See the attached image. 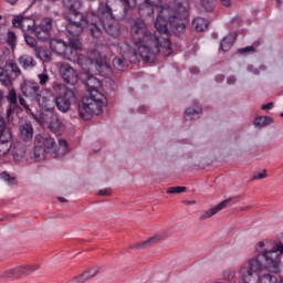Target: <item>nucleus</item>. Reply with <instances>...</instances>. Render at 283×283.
I'll return each instance as SVG.
<instances>
[{"label": "nucleus", "instance_id": "30", "mask_svg": "<svg viewBox=\"0 0 283 283\" xmlns=\"http://www.w3.org/2000/svg\"><path fill=\"white\" fill-rule=\"evenodd\" d=\"M13 158L17 163H21L25 158V147L17 145L13 148Z\"/></svg>", "mask_w": 283, "mask_h": 283}, {"label": "nucleus", "instance_id": "58", "mask_svg": "<svg viewBox=\"0 0 283 283\" xmlns=\"http://www.w3.org/2000/svg\"><path fill=\"white\" fill-rule=\"evenodd\" d=\"M182 8H184V12H187V9L189 8V3H187V1H185L182 3Z\"/></svg>", "mask_w": 283, "mask_h": 283}, {"label": "nucleus", "instance_id": "22", "mask_svg": "<svg viewBox=\"0 0 283 283\" xmlns=\"http://www.w3.org/2000/svg\"><path fill=\"white\" fill-rule=\"evenodd\" d=\"M49 128L53 134H61V132H63V123H61V119H59V116L51 115L50 122H49Z\"/></svg>", "mask_w": 283, "mask_h": 283}, {"label": "nucleus", "instance_id": "50", "mask_svg": "<svg viewBox=\"0 0 283 283\" xmlns=\"http://www.w3.org/2000/svg\"><path fill=\"white\" fill-rule=\"evenodd\" d=\"M10 67H11V72H13L15 76H21V69H19V65L17 63L11 62Z\"/></svg>", "mask_w": 283, "mask_h": 283}, {"label": "nucleus", "instance_id": "39", "mask_svg": "<svg viewBox=\"0 0 283 283\" xmlns=\"http://www.w3.org/2000/svg\"><path fill=\"white\" fill-rule=\"evenodd\" d=\"M0 83L2 85H10V74L3 67H0Z\"/></svg>", "mask_w": 283, "mask_h": 283}, {"label": "nucleus", "instance_id": "45", "mask_svg": "<svg viewBox=\"0 0 283 283\" xmlns=\"http://www.w3.org/2000/svg\"><path fill=\"white\" fill-rule=\"evenodd\" d=\"M187 191V187L178 186V187H170L167 189V193H185Z\"/></svg>", "mask_w": 283, "mask_h": 283}, {"label": "nucleus", "instance_id": "16", "mask_svg": "<svg viewBox=\"0 0 283 283\" xmlns=\"http://www.w3.org/2000/svg\"><path fill=\"white\" fill-rule=\"evenodd\" d=\"M82 83L86 85L88 94L101 87V80L92 75V73H82Z\"/></svg>", "mask_w": 283, "mask_h": 283}, {"label": "nucleus", "instance_id": "8", "mask_svg": "<svg viewBox=\"0 0 283 283\" xmlns=\"http://www.w3.org/2000/svg\"><path fill=\"white\" fill-rule=\"evenodd\" d=\"M38 105L42 107L45 112H52L54 107H56V97L52 93V91L46 90L44 92L40 93V96H38Z\"/></svg>", "mask_w": 283, "mask_h": 283}, {"label": "nucleus", "instance_id": "9", "mask_svg": "<svg viewBox=\"0 0 283 283\" xmlns=\"http://www.w3.org/2000/svg\"><path fill=\"white\" fill-rule=\"evenodd\" d=\"M99 56L98 51H93L90 56L81 55L77 60L80 67L83 70V74H92L94 67H96V57Z\"/></svg>", "mask_w": 283, "mask_h": 283}, {"label": "nucleus", "instance_id": "6", "mask_svg": "<svg viewBox=\"0 0 283 283\" xmlns=\"http://www.w3.org/2000/svg\"><path fill=\"white\" fill-rule=\"evenodd\" d=\"M120 50H124V53L122 55L123 59L115 57L113 60V67H115V70H118V72H125V70H127V64L125 63V61L132 62V59H136V50H134V48H132V45H129L128 43L122 44Z\"/></svg>", "mask_w": 283, "mask_h": 283}, {"label": "nucleus", "instance_id": "54", "mask_svg": "<svg viewBox=\"0 0 283 283\" xmlns=\"http://www.w3.org/2000/svg\"><path fill=\"white\" fill-rule=\"evenodd\" d=\"M4 98H6V92L0 90V107L3 105Z\"/></svg>", "mask_w": 283, "mask_h": 283}, {"label": "nucleus", "instance_id": "15", "mask_svg": "<svg viewBox=\"0 0 283 283\" xmlns=\"http://www.w3.org/2000/svg\"><path fill=\"white\" fill-rule=\"evenodd\" d=\"M95 69L105 78H107V76H112V66L101 53L99 56L95 59Z\"/></svg>", "mask_w": 283, "mask_h": 283}, {"label": "nucleus", "instance_id": "28", "mask_svg": "<svg viewBox=\"0 0 283 283\" xmlns=\"http://www.w3.org/2000/svg\"><path fill=\"white\" fill-rule=\"evenodd\" d=\"M35 54H36L38 59H40L41 61H51L52 60V54L49 52L48 49H45L43 46H36Z\"/></svg>", "mask_w": 283, "mask_h": 283}, {"label": "nucleus", "instance_id": "33", "mask_svg": "<svg viewBox=\"0 0 283 283\" xmlns=\"http://www.w3.org/2000/svg\"><path fill=\"white\" fill-rule=\"evenodd\" d=\"M19 280V276L17 274V268L6 270L0 274V280Z\"/></svg>", "mask_w": 283, "mask_h": 283}, {"label": "nucleus", "instance_id": "31", "mask_svg": "<svg viewBox=\"0 0 283 283\" xmlns=\"http://www.w3.org/2000/svg\"><path fill=\"white\" fill-rule=\"evenodd\" d=\"M8 103H10L11 107L17 108L19 107V101L17 95V90L11 88L9 90V93L6 96Z\"/></svg>", "mask_w": 283, "mask_h": 283}, {"label": "nucleus", "instance_id": "64", "mask_svg": "<svg viewBox=\"0 0 283 283\" xmlns=\"http://www.w3.org/2000/svg\"><path fill=\"white\" fill-rule=\"evenodd\" d=\"M281 118H283V112L280 114Z\"/></svg>", "mask_w": 283, "mask_h": 283}, {"label": "nucleus", "instance_id": "42", "mask_svg": "<svg viewBox=\"0 0 283 283\" xmlns=\"http://www.w3.org/2000/svg\"><path fill=\"white\" fill-rule=\"evenodd\" d=\"M7 43L10 45V48H12V49L15 48V45H17V34L13 31L8 32Z\"/></svg>", "mask_w": 283, "mask_h": 283}, {"label": "nucleus", "instance_id": "13", "mask_svg": "<svg viewBox=\"0 0 283 283\" xmlns=\"http://www.w3.org/2000/svg\"><path fill=\"white\" fill-rule=\"evenodd\" d=\"M231 202H233V198H228L218 203L216 207L211 208L210 210L202 212L199 217V220H209V218H213L216 213L219 211H222V209H227L228 207H231Z\"/></svg>", "mask_w": 283, "mask_h": 283}, {"label": "nucleus", "instance_id": "19", "mask_svg": "<svg viewBox=\"0 0 283 283\" xmlns=\"http://www.w3.org/2000/svg\"><path fill=\"white\" fill-rule=\"evenodd\" d=\"M20 137L24 143H30L34 136V127H32V124L24 123L20 125L19 127Z\"/></svg>", "mask_w": 283, "mask_h": 283}, {"label": "nucleus", "instance_id": "56", "mask_svg": "<svg viewBox=\"0 0 283 283\" xmlns=\"http://www.w3.org/2000/svg\"><path fill=\"white\" fill-rule=\"evenodd\" d=\"M222 6H224L226 8H231V0H220Z\"/></svg>", "mask_w": 283, "mask_h": 283}, {"label": "nucleus", "instance_id": "49", "mask_svg": "<svg viewBox=\"0 0 283 283\" xmlns=\"http://www.w3.org/2000/svg\"><path fill=\"white\" fill-rule=\"evenodd\" d=\"M255 52V48L253 45L245 46L238 50L239 54H253Z\"/></svg>", "mask_w": 283, "mask_h": 283}, {"label": "nucleus", "instance_id": "14", "mask_svg": "<svg viewBox=\"0 0 283 283\" xmlns=\"http://www.w3.org/2000/svg\"><path fill=\"white\" fill-rule=\"evenodd\" d=\"M50 48L52 52H55V54H59L60 56H67L72 50V45H66L63 40L53 39L50 41Z\"/></svg>", "mask_w": 283, "mask_h": 283}, {"label": "nucleus", "instance_id": "41", "mask_svg": "<svg viewBox=\"0 0 283 283\" xmlns=\"http://www.w3.org/2000/svg\"><path fill=\"white\" fill-rule=\"evenodd\" d=\"M0 178H1V180H3L4 182H7L10 186L17 185V178L11 177L10 174H8V172H1Z\"/></svg>", "mask_w": 283, "mask_h": 283}, {"label": "nucleus", "instance_id": "20", "mask_svg": "<svg viewBox=\"0 0 283 283\" xmlns=\"http://www.w3.org/2000/svg\"><path fill=\"white\" fill-rule=\"evenodd\" d=\"M242 280L244 283H259L260 282V274L250 270L249 268H243L240 271Z\"/></svg>", "mask_w": 283, "mask_h": 283}, {"label": "nucleus", "instance_id": "35", "mask_svg": "<svg viewBox=\"0 0 283 283\" xmlns=\"http://www.w3.org/2000/svg\"><path fill=\"white\" fill-rule=\"evenodd\" d=\"M54 23V20L52 18H44L41 20L40 24L35 28H41V30H46L50 32L52 30V25Z\"/></svg>", "mask_w": 283, "mask_h": 283}, {"label": "nucleus", "instance_id": "59", "mask_svg": "<svg viewBox=\"0 0 283 283\" xmlns=\"http://www.w3.org/2000/svg\"><path fill=\"white\" fill-rule=\"evenodd\" d=\"M185 205H196V200H186Z\"/></svg>", "mask_w": 283, "mask_h": 283}, {"label": "nucleus", "instance_id": "23", "mask_svg": "<svg viewBox=\"0 0 283 283\" xmlns=\"http://www.w3.org/2000/svg\"><path fill=\"white\" fill-rule=\"evenodd\" d=\"M19 65L23 67V70H29V67H35L36 62H34V57L28 54H24L18 59Z\"/></svg>", "mask_w": 283, "mask_h": 283}, {"label": "nucleus", "instance_id": "36", "mask_svg": "<svg viewBox=\"0 0 283 283\" xmlns=\"http://www.w3.org/2000/svg\"><path fill=\"white\" fill-rule=\"evenodd\" d=\"M186 120H193V117L192 116H198L200 117V114H202V108H187L186 112Z\"/></svg>", "mask_w": 283, "mask_h": 283}, {"label": "nucleus", "instance_id": "25", "mask_svg": "<svg viewBox=\"0 0 283 283\" xmlns=\"http://www.w3.org/2000/svg\"><path fill=\"white\" fill-rule=\"evenodd\" d=\"M192 28L197 32H205V30H207L209 28V20H207L205 18H196L192 21Z\"/></svg>", "mask_w": 283, "mask_h": 283}, {"label": "nucleus", "instance_id": "17", "mask_svg": "<svg viewBox=\"0 0 283 283\" xmlns=\"http://www.w3.org/2000/svg\"><path fill=\"white\" fill-rule=\"evenodd\" d=\"M165 238H167V231L157 233L154 237H150L149 239L135 244L133 247V249H147V248L156 244V242H160V240H165Z\"/></svg>", "mask_w": 283, "mask_h": 283}, {"label": "nucleus", "instance_id": "32", "mask_svg": "<svg viewBox=\"0 0 283 283\" xmlns=\"http://www.w3.org/2000/svg\"><path fill=\"white\" fill-rule=\"evenodd\" d=\"M33 32L39 41H50V31L35 27Z\"/></svg>", "mask_w": 283, "mask_h": 283}, {"label": "nucleus", "instance_id": "63", "mask_svg": "<svg viewBox=\"0 0 283 283\" xmlns=\"http://www.w3.org/2000/svg\"><path fill=\"white\" fill-rule=\"evenodd\" d=\"M57 200H59L60 202H67V199H65L64 197H57Z\"/></svg>", "mask_w": 283, "mask_h": 283}, {"label": "nucleus", "instance_id": "1", "mask_svg": "<svg viewBox=\"0 0 283 283\" xmlns=\"http://www.w3.org/2000/svg\"><path fill=\"white\" fill-rule=\"evenodd\" d=\"M167 25H170L172 32H177L178 34H182L187 28L182 19L178 18L176 11L167 6L159 9L155 21L157 32L165 34V38L151 33L147 29V24L143 21H136L132 27V41L146 63H154L158 54H163V56H170L172 54L174 50L171 49V40H169V29H167Z\"/></svg>", "mask_w": 283, "mask_h": 283}, {"label": "nucleus", "instance_id": "55", "mask_svg": "<svg viewBox=\"0 0 283 283\" xmlns=\"http://www.w3.org/2000/svg\"><path fill=\"white\" fill-rule=\"evenodd\" d=\"M235 76L228 77V85H235Z\"/></svg>", "mask_w": 283, "mask_h": 283}, {"label": "nucleus", "instance_id": "11", "mask_svg": "<svg viewBox=\"0 0 283 283\" xmlns=\"http://www.w3.org/2000/svg\"><path fill=\"white\" fill-rule=\"evenodd\" d=\"M34 19L23 15H14L12 20L13 28H20L23 32H34Z\"/></svg>", "mask_w": 283, "mask_h": 283}, {"label": "nucleus", "instance_id": "46", "mask_svg": "<svg viewBox=\"0 0 283 283\" xmlns=\"http://www.w3.org/2000/svg\"><path fill=\"white\" fill-rule=\"evenodd\" d=\"M38 78L40 81V85L45 86L50 82V75L48 73H41L38 75Z\"/></svg>", "mask_w": 283, "mask_h": 283}, {"label": "nucleus", "instance_id": "21", "mask_svg": "<svg viewBox=\"0 0 283 283\" xmlns=\"http://www.w3.org/2000/svg\"><path fill=\"white\" fill-rule=\"evenodd\" d=\"M34 271H39V264L33 265H20L15 268V273L18 275V280H21L23 275H32Z\"/></svg>", "mask_w": 283, "mask_h": 283}, {"label": "nucleus", "instance_id": "51", "mask_svg": "<svg viewBox=\"0 0 283 283\" xmlns=\"http://www.w3.org/2000/svg\"><path fill=\"white\" fill-rule=\"evenodd\" d=\"M266 178V170H263L262 172H259L252 177V180H262Z\"/></svg>", "mask_w": 283, "mask_h": 283}, {"label": "nucleus", "instance_id": "37", "mask_svg": "<svg viewBox=\"0 0 283 283\" xmlns=\"http://www.w3.org/2000/svg\"><path fill=\"white\" fill-rule=\"evenodd\" d=\"M260 283H277V276L273 274H263L261 277L259 276Z\"/></svg>", "mask_w": 283, "mask_h": 283}, {"label": "nucleus", "instance_id": "27", "mask_svg": "<svg viewBox=\"0 0 283 283\" xmlns=\"http://www.w3.org/2000/svg\"><path fill=\"white\" fill-rule=\"evenodd\" d=\"M274 119L271 116H259L254 119L255 127H266L273 125Z\"/></svg>", "mask_w": 283, "mask_h": 283}, {"label": "nucleus", "instance_id": "18", "mask_svg": "<svg viewBox=\"0 0 283 283\" xmlns=\"http://www.w3.org/2000/svg\"><path fill=\"white\" fill-rule=\"evenodd\" d=\"M12 149V134H6L3 137H0V158L8 156Z\"/></svg>", "mask_w": 283, "mask_h": 283}, {"label": "nucleus", "instance_id": "34", "mask_svg": "<svg viewBox=\"0 0 283 283\" xmlns=\"http://www.w3.org/2000/svg\"><path fill=\"white\" fill-rule=\"evenodd\" d=\"M200 6L205 12H213L216 8V0H200Z\"/></svg>", "mask_w": 283, "mask_h": 283}, {"label": "nucleus", "instance_id": "38", "mask_svg": "<svg viewBox=\"0 0 283 283\" xmlns=\"http://www.w3.org/2000/svg\"><path fill=\"white\" fill-rule=\"evenodd\" d=\"M7 134H12L10 132V128H8V124L6 122V118L0 117V138H3Z\"/></svg>", "mask_w": 283, "mask_h": 283}, {"label": "nucleus", "instance_id": "47", "mask_svg": "<svg viewBox=\"0 0 283 283\" xmlns=\"http://www.w3.org/2000/svg\"><path fill=\"white\" fill-rule=\"evenodd\" d=\"M19 104L23 106V109L27 112V114H32V108H30V105L25 102V98L23 96H19Z\"/></svg>", "mask_w": 283, "mask_h": 283}, {"label": "nucleus", "instance_id": "53", "mask_svg": "<svg viewBox=\"0 0 283 283\" xmlns=\"http://www.w3.org/2000/svg\"><path fill=\"white\" fill-rule=\"evenodd\" d=\"M273 102H270V103H268V104H264L262 107H261V109H273Z\"/></svg>", "mask_w": 283, "mask_h": 283}, {"label": "nucleus", "instance_id": "48", "mask_svg": "<svg viewBox=\"0 0 283 283\" xmlns=\"http://www.w3.org/2000/svg\"><path fill=\"white\" fill-rule=\"evenodd\" d=\"M24 39H25V43H27L30 48H36V39H34V36L24 34Z\"/></svg>", "mask_w": 283, "mask_h": 283}, {"label": "nucleus", "instance_id": "29", "mask_svg": "<svg viewBox=\"0 0 283 283\" xmlns=\"http://www.w3.org/2000/svg\"><path fill=\"white\" fill-rule=\"evenodd\" d=\"M156 3H158V0H144V4L140 7V12L146 10V14H154Z\"/></svg>", "mask_w": 283, "mask_h": 283}, {"label": "nucleus", "instance_id": "62", "mask_svg": "<svg viewBox=\"0 0 283 283\" xmlns=\"http://www.w3.org/2000/svg\"><path fill=\"white\" fill-rule=\"evenodd\" d=\"M10 6H14L19 0H6Z\"/></svg>", "mask_w": 283, "mask_h": 283}, {"label": "nucleus", "instance_id": "12", "mask_svg": "<svg viewBox=\"0 0 283 283\" xmlns=\"http://www.w3.org/2000/svg\"><path fill=\"white\" fill-rule=\"evenodd\" d=\"M21 92L23 96L35 98V101L41 96V87L39 86V83L32 81H25L21 85Z\"/></svg>", "mask_w": 283, "mask_h": 283}, {"label": "nucleus", "instance_id": "4", "mask_svg": "<svg viewBox=\"0 0 283 283\" xmlns=\"http://www.w3.org/2000/svg\"><path fill=\"white\" fill-rule=\"evenodd\" d=\"M57 143L59 146L56 145V139L51 135H35L33 146V158L35 163H41L48 154H50L52 158H63L65 154H70V145L67 144V140L61 138Z\"/></svg>", "mask_w": 283, "mask_h": 283}, {"label": "nucleus", "instance_id": "24", "mask_svg": "<svg viewBox=\"0 0 283 283\" xmlns=\"http://www.w3.org/2000/svg\"><path fill=\"white\" fill-rule=\"evenodd\" d=\"M63 6L69 10L70 14H81L78 8H81V2L78 0H62Z\"/></svg>", "mask_w": 283, "mask_h": 283}, {"label": "nucleus", "instance_id": "26", "mask_svg": "<svg viewBox=\"0 0 283 283\" xmlns=\"http://www.w3.org/2000/svg\"><path fill=\"white\" fill-rule=\"evenodd\" d=\"M235 42V36L233 34H229L221 41L220 48L223 52H229L231 48H233V43Z\"/></svg>", "mask_w": 283, "mask_h": 283}, {"label": "nucleus", "instance_id": "44", "mask_svg": "<svg viewBox=\"0 0 283 283\" xmlns=\"http://www.w3.org/2000/svg\"><path fill=\"white\" fill-rule=\"evenodd\" d=\"M87 280H90V276H87V274H80L73 279L70 280V283H85L87 282Z\"/></svg>", "mask_w": 283, "mask_h": 283}, {"label": "nucleus", "instance_id": "60", "mask_svg": "<svg viewBox=\"0 0 283 283\" xmlns=\"http://www.w3.org/2000/svg\"><path fill=\"white\" fill-rule=\"evenodd\" d=\"M145 112H147V107H145V106L139 107L140 114H145Z\"/></svg>", "mask_w": 283, "mask_h": 283}, {"label": "nucleus", "instance_id": "61", "mask_svg": "<svg viewBox=\"0 0 283 283\" xmlns=\"http://www.w3.org/2000/svg\"><path fill=\"white\" fill-rule=\"evenodd\" d=\"M221 81H224V75L217 76V83H220Z\"/></svg>", "mask_w": 283, "mask_h": 283}, {"label": "nucleus", "instance_id": "2", "mask_svg": "<svg viewBox=\"0 0 283 283\" xmlns=\"http://www.w3.org/2000/svg\"><path fill=\"white\" fill-rule=\"evenodd\" d=\"M69 23L66 24V31L70 34L69 45L72 50H81V40L78 39L83 34V30L86 27L93 39H101L103 32L109 34V36H118L120 29L116 23V14L109 6V2H99L96 12L87 14L86 19L83 13H69L66 15Z\"/></svg>", "mask_w": 283, "mask_h": 283}, {"label": "nucleus", "instance_id": "5", "mask_svg": "<svg viewBox=\"0 0 283 283\" xmlns=\"http://www.w3.org/2000/svg\"><path fill=\"white\" fill-rule=\"evenodd\" d=\"M105 105H107V97L98 92V90H94L78 102L80 116L84 120H90L92 116L103 114Z\"/></svg>", "mask_w": 283, "mask_h": 283}, {"label": "nucleus", "instance_id": "7", "mask_svg": "<svg viewBox=\"0 0 283 283\" xmlns=\"http://www.w3.org/2000/svg\"><path fill=\"white\" fill-rule=\"evenodd\" d=\"M76 101V95L74 94V91L70 88H65V91L59 95V97H55V107L63 114L66 112H70V108L72 107V104Z\"/></svg>", "mask_w": 283, "mask_h": 283}, {"label": "nucleus", "instance_id": "3", "mask_svg": "<svg viewBox=\"0 0 283 283\" xmlns=\"http://www.w3.org/2000/svg\"><path fill=\"white\" fill-rule=\"evenodd\" d=\"M266 244L269 242L260 241L258 243L256 251L260 254L249 260L248 269L260 274L262 269H264L263 260H265V269L270 273H280V265L282 264L280 255L283 253V243L282 241L274 243L272 249H269Z\"/></svg>", "mask_w": 283, "mask_h": 283}, {"label": "nucleus", "instance_id": "43", "mask_svg": "<svg viewBox=\"0 0 283 283\" xmlns=\"http://www.w3.org/2000/svg\"><path fill=\"white\" fill-rule=\"evenodd\" d=\"M124 10H134L136 8V0H119Z\"/></svg>", "mask_w": 283, "mask_h": 283}, {"label": "nucleus", "instance_id": "52", "mask_svg": "<svg viewBox=\"0 0 283 283\" xmlns=\"http://www.w3.org/2000/svg\"><path fill=\"white\" fill-rule=\"evenodd\" d=\"M97 196H112V188H105L97 192Z\"/></svg>", "mask_w": 283, "mask_h": 283}, {"label": "nucleus", "instance_id": "57", "mask_svg": "<svg viewBox=\"0 0 283 283\" xmlns=\"http://www.w3.org/2000/svg\"><path fill=\"white\" fill-rule=\"evenodd\" d=\"M12 107H14V106H10V107L7 109V118H10V116L13 114L14 109H12Z\"/></svg>", "mask_w": 283, "mask_h": 283}, {"label": "nucleus", "instance_id": "40", "mask_svg": "<svg viewBox=\"0 0 283 283\" xmlns=\"http://www.w3.org/2000/svg\"><path fill=\"white\" fill-rule=\"evenodd\" d=\"M98 273H101V268L94 265V266L90 268L88 270H86L82 274L87 275L88 280H92V277H96V275H98Z\"/></svg>", "mask_w": 283, "mask_h": 283}, {"label": "nucleus", "instance_id": "10", "mask_svg": "<svg viewBox=\"0 0 283 283\" xmlns=\"http://www.w3.org/2000/svg\"><path fill=\"white\" fill-rule=\"evenodd\" d=\"M60 74L67 85H76L78 83V73L67 63L61 65Z\"/></svg>", "mask_w": 283, "mask_h": 283}]
</instances>
